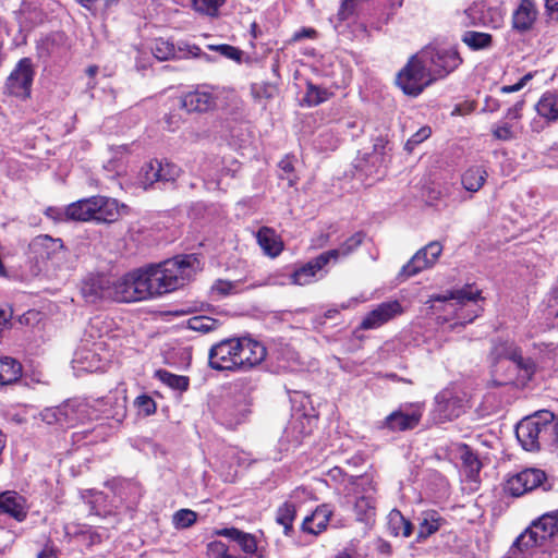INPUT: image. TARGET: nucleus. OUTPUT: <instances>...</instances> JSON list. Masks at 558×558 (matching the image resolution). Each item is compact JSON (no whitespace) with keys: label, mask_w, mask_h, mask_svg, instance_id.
<instances>
[{"label":"nucleus","mask_w":558,"mask_h":558,"mask_svg":"<svg viewBox=\"0 0 558 558\" xmlns=\"http://www.w3.org/2000/svg\"><path fill=\"white\" fill-rule=\"evenodd\" d=\"M94 196L88 198L78 199L72 204H70L65 210L64 215L70 220L75 221H88L94 220Z\"/></svg>","instance_id":"obj_27"},{"label":"nucleus","mask_w":558,"mask_h":558,"mask_svg":"<svg viewBox=\"0 0 558 558\" xmlns=\"http://www.w3.org/2000/svg\"><path fill=\"white\" fill-rule=\"evenodd\" d=\"M81 293L87 303L113 301L112 279L105 275H89L81 286Z\"/></svg>","instance_id":"obj_13"},{"label":"nucleus","mask_w":558,"mask_h":558,"mask_svg":"<svg viewBox=\"0 0 558 558\" xmlns=\"http://www.w3.org/2000/svg\"><path fill=\"white\" fill-rule=\"evenodd\" d=\"M106 404L113 405L108 410H104L107 418H112L117 422H122L126 416L125 397L117 398L112 396L106 397Z\"/></svg>","instance_id":"obj_41"},{"label":"nucleus","mask_w":558,"mask_h":558,"mask_svg":"<svg viewBox=\"0 0 558 558\" xmlns=\"http://www.w3.org/2000/svg\"><path fill=\"white\" fill-rule=\"evenodd\" d=\"M546 474L539 469H526L510 478L505 484V492L513 497H520L523 494L537 487L549 490L550 486L546 485Z\"/></svg>","instance_id":"obj_6"},{"label":"nucleus","mask_w":558,"mask_h":558,"mask_svg":"<svg viewBox=\"0 0 558 558\" xmlns=\"http://www.w3.org/2000/svg\"><path fill=\"white\" fill-rule=\"evenodd\" d=\"M296 517V506L291 501L283 502L276 513V522L283 526L284 535L289 536L293 532V522Z\"/></svg>","instance_id":"obj_35"},{"label":"nucleus","mask_w":558,"mask_h":558,"mask_svg":"<svg viewBox=\"0 0 558 558\" xmlns=\"http://www.w3.org/2000/svg\"><path fill=\"white\" fill-rule=\"evenodd\" d=\"M461 40L471 49V50H483L492 47L493 45V36L488 33H481L474 31H466L461 37Z\"/></svg>","instance_id":"obj_36"},{"label":"nucleus","mask_w":558,"mask_h":558,"mask_svg":"<svg viewBox=\"0 0 558 558\" xmlns=\"http://www.w3.org/2000/svg\"><path fill=\"white\" fill-rule=\"evenodd\" d=\"M113 301L121 303L148 299V290L142 269L132 271L119 280H112Z\"/></svg>","instance_id":"obj_5"},{"label":"nucleus","mask_w":558,"mask_h":558,"mask_svg":"<svg viewBox=\"0 0 558 558\" xmlns=\"http://www.w3.org/2000/svg\"><path fill=\"white\" fill-rule=\"evenodd\" d=\"M328 259L324 253L318 255L317 257L311 259L300 268L295 269L291 275L292 282L299 286L308 284L315 279H317V275L324 269V267L328 264Z\"/></svg>","instance_id":"obj_19"},{"label":"nucleus","mask_w":558,"mask_h":558,"mask_svg":"<svg viewBox=\"0 0 558 558\" xmlns=\"http://www.w3.org/2000/svg\"><path fill=\"white\" fill-rule=\"evenodd\" d=\"M22 365L19 361L5 356L0 357V385H11L20 379Z\"/></svg>","instance_id":"obj_32"},{"label":"nucleus","mask_w":558,"mask_h":558,"mask_svg":"<svg viewBox=\"0 0 558 558\" xmlns=\"http://www.w3.org/2000/svg\"><path fill=\"white\" fill-rule=\"evenodd\" d=\"M94 220L97 222H113L120 217V209L125 205H119L117 199L107 196H94Z\"/></svg>","instance_id":"obj_20"},{"label":"nucleus","mask_w":558,"mask_h":558,"mask_svg":"<svg viewBox=\"0 0 558 558\" xmlns=\"http://www.w3.org/2000/svg\"><path fill=\"white\" fill-rule=\"evenodd\" d=\"M541 418L538 412L521 420L515 427V436L526 451L541 449Z\"/></svg>","instance_id":"obj_14"},{"label":"nucleus","mask_w":558,"mask_h":558,"mask_svg":"<svg viewBox=\"0 0 558 558\" xmlns=\"http://www.w3.org/2000/svg\"><path fill=\"white\" fill-rule=\"evenodd\" d=\"M208 558H236L228 553V547L220 541L210 542L207 545Z\"/></svg>","instance_id":"obj_50"},{"label":"nucleus","mask_w":558,"mask_h":558,"mask_svg":"<svg viewBox=\"0 0 558 558\" xmlns=\"http://www.w3.org/2000/svg\"><path fill=\"white\" fill-rule=\"evenodd\" d=\"M481 299V290L474 289L472 284H465L460 289L448 290L444 294H437L432 298L436 302L454 301L457 305L463 306L469 302H476Z\"/></svg>","instance_id":"obj_23"},{"label":"nucleus","mask_w":558,"mask_h":558,"mask_svg":"<svg viewBox=\"0 0 558 558\" xmlns=\"http://www.w3.org/2000/svg\"><path fill=\"white\" fill-rule=\"evenodd\" d=\"M375 550L379 558H390V556L392 555L391 544L383 538L376 539Z\"/></svg>","instance_id":"obj_57"},{"label":"nucleus","mask_w":558,"mask_h":558,"mask_svg":"<svg viewBox=\"0 0 558 558\" xmlns=\"http://www.w3.org/2000/svg\"><path fill=\"white\" fill-rule=\"evenodd\" d=\"M134 403L138 408L140 412L145 415H150L156 412V403L154 399L147 395L138 396Z\"/></svg>","instance_id":"obj_55"},{"label":"nucleus","mask_w":558,"mask_h":558,"mask_svg":"<svg viewBox=\"0 0 558 558\" xmlns=\"http://www.w3.org/2000/svg\"><path fill=\"white\" fill-rule=\"evenodd\" d=\"M404 520H405V518L402 515V513L399 510L395 509L389 513L388 526H389L390 533L392 535H395V536L400 535Z\"/></svg>","instance_id":"obj_52"},{"label":"nucleus","mask_w":558,"mask_h":558,"mask_svg":"<svg viewBox=\"0 0 558 558\" xmlns=\"http://www.w3.org/2000/svg\"><path fill=\"white\" fill-rule=\"evenodd\" d=\"M441 252L442 245L439 242L433 241L428 243L423 248L418 250L408 264L402 267L400 276L410 278L417 275L420 271L432 267L440 256Z\"/></svg>","instance_id":"obj_12"},{"label":"nucleus","mask_w":558,"mask_h":558,"mask_svg":"<svg viewBox=\"0 0 558 558\" xmlns=\"http://www.w3.org/2000/svg\"><path fill=\"white\" fill-rule=\"evenodd\" d=\"M155 376L172 389L185 391L189 388V378L186 376L175 375L166 369L156 371Z\"/></svg>","instance_id":"obj_39"},{"label":"nucleus","mask_w":558,"mask_h":558,"mask_svg":"<svg viewBox=\"0 0 558 558\" xmlns=\"http://www.w3.org/2000/svg\"><path fill=\"white\" fill-rule=\"evenodd\" d=\"M496 351L499 357L512 361L519 369L524 371L527 378H531L534 373V362L531 359H524L519 348L502 344L496 348Z\"/></svg>","instance_id":"obj_26"},{"label":"nucleus","mask_w":558,"mask_h":558,"mask_svg":"<svg viewBox=\"0 0 558 558\" xmlns=\"http://www.w3.org/2000/svg\"><path fill=\"white\" fill-rule=\"evenodd\" d=\"M151 51L158 60H168L175 56L174 45L162 38L156 39L154 41Z\"/></svg>","instance_id":"obj_45"},{"label":"nucleus","mask_w":558,"mask_h":558,"mask_svg":"<svg viewBox=\"0 0 558 558\" xmlns=\"http://www.w3.org/2000/svg\"><path fill=\"white\" fill-rule=\"evenodd\" d=\"M24 498L16 493L5 492L0 494V512L11 515L17 521L26 518Z\"/></svg>","instance_id":"obj_25"},{"label":"nucleus","mask_w":558,"mask_h":558,"mask_svg":"<svg viewBox=\"0 0 558 558\" xmlns=\"http://www.w3.org/2000/svg\"><path fill=\"white\" fill-rule=\"evenodd\" d=\"M333 510L328 504L316 507L311 515H307L301 525V530L312 535H318L327 530Z\"/></svg>","instance_id":"obj_17"},{"label":"nucleus","mask_w":558,"mask_h":558,"mask_svg":"<svg viewBox=\"0 0 558 558\" xmlns=\"http://www.w3.org/2000/svg\"><path fill=\"white\" fill-rule=\"evenodd\" d=\"M440 520L436 512L426 513L418 524L417 542H422L437 532L440 527Z\"/></svg>","instance_id":"obj_38"},{"label":"nucleus","mask_w":558,"mask_h":558,"mask_svg":"<svg viewBox=\"0 0 558 558\" xmlns=\"http://www.w3.org/2000/svg\"><path fill=\"white\" fill-rule=\"evenodd\" d=\"M189 329L201 333H208L216 330L220 323L218 319L208 316H193L186 322Z\"/></svg>","instance_id":"obj_40"},{"label":"nucleus","mask_w":558,"mask_h":558,"mask_svg":"<svg viewBox=\"0 0 558 558\" xmlns=\"http://www.w3.org/2000/svg\"><path fill=\"white\" fill-rule=\"evenodd\" d=\"M364 239L365 233L363 231H357L341 243L339 247L324 252V254L328 262H337L338 259L348 257L355 252L362 245Z\"/></svg>","instance_id":"obj_28"},{"label":"nucleus","mask_w":558,"mask_h":558,"mask_svg":"<svg viewBox=\"0 0 558 558\" xmlns=\"http://www.w3.org/2000/svg\"><path fill=\"white\" fill-rule=\"evenodd\" d=\"M423 412L418 405H400L380 423V428L390 432H405L414 429L421 422Z\"/></svg>","instance_id":"obj_8"},{"label":"nucleus","mask_w":558,"mask_h":558,"mask_svg":"<svg viewBox=\"0 0 558 558\" xmlns=\"http://www.w3.org/2000/svg\"><path fill=\"white\" fill-rule=\"evenodd\" d=\"M354 11V0H343L338 12L341 21L347 20Z\"/></svg>","instance_id":"obj_61"},{"label":"nucleus","mask_w":558,"mask_h":558,"mask_svg":"<svg viewBox=\"0 0 558 558\" xmlns=\"http://www.w3.org/2000/svg\"><path fill=\"white\" fill-rule=\"evenodd\" d=\"M461 460L465 466L470 469L471 473H478L481 470V462L477 456L468 447H463V451L461 453Z\"/></svg>","instance_id":"obj_51"},{"label":"nucleus","mask_w":558,"mask_h":558,"mask_svg":"<svg viewBox=\"0 0 558 558\" xmlns=\"http://www.w3.org/2000/svg\"><path fill=\"white\" fill-rule=\"evenodd\" d=\"M537 11L532 0H521L519 7L512 14L513 29L524 33L532 28L536 21Z\"/></svg>","instance_id":"obj_21"},{"label":"nucleus","mask_w":558,"mask_h":558,"mask_svg":"<svg viewBox=\"0 0 558 558\" xmlns=\"http://www.w3.org/2000/svg\"><path fill=\"white\" fill-rule=\"evenodd\" d=\"M278 166L282 171V174H280V179L287 180L289 186H293L296 182V177L293 174L294 166L292 158H290L289 156L284 157L282 160H280Z\"/></svg>","instance_id":"obj_49"},{"label":"nucleus","mask_w":558,"mask_h":558,"mask_svg":"<svg viewBox=\"0 0 558 558\" xmlns=\"http://www.w3.org/2000/svg\"><path fill=\"white\" fill-rule=\"evenodd\" d=\"M239 339H226L211 347L209 366L217 371H233L238 365Z\"/></svg>","instance_id":"obj_7"},{"label":"nucleus","mask_w":558,"mask_h":558,"mask_svg":"<svg viewBox=\"0 0 558 558\" xmlns=\"http://www.w3.org/2000/svg\"><path fill=\"white\" fill-rule=\"evenodd\" d=\"M354 512L356 520L364 523H369L376 515V502L371 496H361L355 500Z\"/></svg>","instance_id":"obj_34"},{"label":"nucleus","mask_w":558,"mask_h":558,"mask_svg":"<svg viewBox=\"0 0 558 558\" xmlns=\"http://www.w3.org/2000/svg\"><path fill=\"white\" fill-rule=\"evenodd\" d=\"M210 50L219 52L220 56L226 59L233 60L238 63H241L243 51L234 46L221 44V45H210L208 46Z\"/></svg>","instance_id":"obj_47"},{"label":"nucleus","mask_w":558,"mask_h":558,"mask_svg":"<svg viewBox=\"0 0 558 558\" xmlns=\"http://www.w3.org/2000/svg\"><path fill=\"white\" fill-rule=\"evenodd\" d=\"M62 413L66 414L63 426H73L80 421L78 410L72 402H65L60 405Z\"/></svg>","instance_id":"obj_54"},{"label":"nucleus","mask_w":558,"mask_h":558,"mask_svg":"<svg viewBox=\"0 0 558 558\" xmlns=\"http://www.w3.org/2000/svg\"><path fill=\"white\" fill-rule=\"evenodd\" d=\"M413 525L409 520H404L400 535L409 537L412 534Z\"/></svg>","instance_id":"obj_64"},{"label":"nucleus","mask_w":558,"mask_h":558,"mask_svg":"<svg viewBox=\"0 0 558 558\" xmlns=\"http://www.w3.org/2000/svg\"><path fill=\"white\" fill-rule=\"evenodd\" d=\"M66 414L62 413L60 405L57 408L46 409L43 412V418L47 424H59L63 426Z\"/></svg>","instance_id":"obj_53"},{"label":"nucleus","mask_w":558,"mask_h":558,"mask_svg":"<svg viewBox=\"0 0 558 558\" xmlns=\"http://www.w3.org/2000/svg\"><path fill=\"white\" fill-rule=\"evenodd\" d=\"M558 547V511L544 513L532 521L514 541L509 550L510 558H518L533 547Z\"/></svg>","instance_id":"obj_2"},{"label":"nucleus","mask_w":558,"mask_h":558,"mask_svg":"<svg viewBox=\"0 0 558 558\" xmlns=\"http://www.w3.org/2000/svg\"><path fill=\"white\" fill-rule=\"evenodd\" d=\"M31 248L41 259H50L64 248V244L59 238L40 234L32 241Z\"/></svg>","instance_id":"obj_22"},{"label":"nucleus","mask_w":558,"mask_h":558,"mask_svg":"<svg viewBox=\"0 0 558 558\" xmlns=\"http://www.w3.org/2000/svg\"><path fill=\"white\" fill-rule=\"evenodd\" d=\"M523 106H524V100L517 101L512 107H510L507 110L506 118L507 119H520Z\"/></svg>","instance_id":"obj_62"},{"label":"nucleus","mask_w":558,"mask_h":558,"mask_svg":"<svg viewBox=\"0 0 558 558\" xmlns=\"http://www.w3.org/2000/svg\"><path fill=\"white\" fill-rule=\"evenodd\" d=\"M429 135H430V129L422 128L414 135H412L411 138H409V141L405 144V147L410 149L412 145H416V144L423 142Z\"/></svg>","instance_id":"obj_59"},{"label":"nucleus","mask_w":558,"mask_h":558,"mask_svg":"<svg viewBox=\"0 0 558 558\" xmlns=\"http://www.w3.org/2000/svg\"><path fill=\"white\" fill-rule=\"evenodd\" d=\"M217 105V96L208 85H198L194 90L187 92L180 97V107L186 112H207Z\"/></svg>","instance_id":"obj_11"},{"label":"nucleus","mask_w":558,"mask_h":558,"mask_svg":"<svg viewBox=\"0 0 558 558\" xmlns=\"http://www.w3.org/2000/svg\"><path fill=\"white\" fill-rule=\"evenodd\" d=\"M160 182L159 178V160L154 159L147 162L141 172V183L144 185V189H148L153 186L155 183Z\"/></svg>","instance_id":"obj_42"},{"label":"nucleus","mask_w":558,"mask_h":558,"mask_svg":"<svg viewBox=\"0 0 558 558\" xmlns=\"http://www.w3.org/2000/svg\"><path fill=\"white\" fill-rule=\"evenodd\" d=\"M481 13H482V11L480 10V8L477 5L471 7L468 10H465V15L469 19H471V24H473V25H477V24L486 25L488 23L485 17L480 16Z\"/></svg>","instance_id":"obj_60"},{"label":"nucleus","mask_w":558,"mask_h":558,"mask_svg":"<svg viewBox=\"0 0 558 558\" xmlns=\"http://www.w3.org/2000/svg\"><path fill=\"white\" fill-rule=\"evenodd\" d=\"M541 418V448L543 446H558V418L550 411H538Z\"/></svg>","instance_id":"obj_24"},{"label":"nucleus","mask_w":558,"mask_h":558,"mask_svg":"<svg viewBox=\"0 0 558 558\" xmlns=\"http://www.w3.org/2000/svg\"><path fill=\"white\" fill-rule=\"evenodd\" d=\"M267 350L251 338H239L236 369L247 371L259 365L266 357Z\"/></svg>","instance_id":"obj_15"},{"label":"nucleus","mask_w":558,"mask_h":558,"mask_svg":"<svg viewBox=\"0 0 558 558\" xmlns=\"http://www.w3.org/2000/svg\"><path fill=\"white\" fill-rule=\"evenodd\" d=\"M225 2L226 0H193V8L201 14L217 17Z\"/></svg>","instance_id":"obj_43"},{"label":"nucleus","mask_w":558,"mask_h":558,"mask_svg":"<svg viewBox=\"0 0 558 558\" xmlns=\"http://www.w3.org/2000/svg\"><path fill=\"white\" fill-rule=\"evenodd\" d=\"M181 173V169L167 160H159L160 182H174Z\"/></svg>","instance_id":"obj_46"},{"label":"nucleus","mask_w":558,"mask_h":558,"mask_svg":"<svg viewBox=\"0 0 558 558\" xmlns=\"http://www.w3.org/2000/svg\"><path fill=\"white\" fill-rule=\"evenodd\" d=\"M420 52L424 54L423 58L436 80L446 77L462 63V58L454 48L427 46Z\"/></svg>","instance_id":"obj_4"},{"label":"nucleus","mask_w":558,"mask_h":558,"mask_svg":"<svg viewBox=\"0 0 558 558\" xmlns=\"http://www.w3.org/2000/svg\"><path fill=\"white\" fill-rule=\"evenodd\" d=\"M215 534L238 543L246 555L255 556V558H265L263 551L258 550L257 542L253 534L245 533L236 527H223L217 530Z\"/></svg>","instance_id":"obj_16"},{"label":"nucleus","mask_w":558,"mask_h":558,"mask_svg":"<svg viewBox=\"0 0 558 558\" xmlns=\"http://www.w3.org/2000/svg\"><path fill=\"white\" fill-rule=\"evenodd\" d=\"M251 413V400L247 395L228 397L221 408L220 420L228 428L244 423Z\"/></svg>","instance_id":"obj_10"},{"label":"nucleus","mask_w":558,"mask_h":558,"mask_svg":"<svg viewBox=\"0 0 558 558\" xmlns=\"http://www.w3.org/2000/svg\"><path fill=\"white\" fill-rule=\"evenodd\" d=\"M197 520V513L191 509H180L172 515V523L175 529L191 527Z\"/></svg>","instance_id":"obj_44"},{"label":"nucleus","mask_w":558,"mask_h":558,"mask_svg":"<svg viewBox=\"0 0 558 558\" xmlns=\"http://www.w3.org/2000/svg\"><path fill=\"white\" fill-rule=\"evenodd\" d=\"M316 36V31L314 28H302L299 32H295L292 36V41H300L304 38H314Z\"/></svg>","instance_id":"obj_63"},{"label":"nucleus","mask_w":558,"mask_h":558,"mask_svg":"<svg viewBox=\"0 0 558 558\" xmlns=\"http://www.w3.org/2000/svg\"><path fill=\"white\" fill-rule=\"evenodd\" d=\"M401 305L398 301L381 303L367 314L362 320L361 327L363 329L377 328L401 313Z\"/></svg>","instance_id":"obj_18"},{"label":"nucleus","mask_w":558,"mask_h":558,"mask_svg":"<svg viewBox=\"0 0 558 558\" xmlns=\"http://www.w3.org/2000/svg\"><path fill=\"white\" fill-rule=\"evenodd\" d=\"M420 51L412 56L399 71L396 83L409 96H418L427 86L436 81Z\"/></svg>","instance_id":"obj_3"},{"label":"nucleus","mask_w":558,"mask_h":558,"mask_svg":"<svg viewBox=\"0 0 558 558\" xmlns=\"http://www.w3.org/2000/svg\"><path fill=\"white\" fill-rule=\"evenodd\" d=\"M239 286L240 281H228L219 279L213 284L211 291L221 296H226L239 292Z\"/></svg>","instance_id":"obj_48"},{"label":"nucleus","mask_w":558,"mask_h":558,"mask_svg":"<svg viewBox=\"0 0 558 558\" xmlns=\"http://www.w3.org/2000/svg\"><path fill=\"white\" fill-rule=\"evenodd\" d=\"M487 179V171L482 166H471L461 175L463 187L475 193L482 189Z\"/></svg>","instance_id":"obj_30"},{"label":"nucleus","mask_w":558,"mask_h":558,"mask_svg":"<svg viewBox=\"0 0 558 558\" xmlns=\"http://www.w3.org/2000/svg\"><path fill=\"white\" fill-rule=\"evenodd\" d=\"M537 113L547 122L558 121V95L553 92L545 93L536 106Z\"/></svg>","instance_id":"obj_31"},{"label":"nucleus","mask_w":558,"mask_h":558,"mask_svg":"<svg viewBox=\"0 0 558 558\" xmlns=\"http://www.w3.org/2000/svg\"><path fill=\"white\" fill-rule=\"evenodd\" d=\"M493 135L496 140H499V141H510V140L514 138V133L511 130V126L507 123L504 125L494 128Z\"/></svg>","instance_id":"obj_56"},{"label":"nucleus","mask_w":558,"mask_h":558,"mask_svg":"<svg viewBox=\"0 0 558 558\" xmlns=\"http://www.w3.org/2000/svg\"><path fill=\"white\" fill-rule=\"evenodd\" d=\"M435 412L438 414L440 420H452L460 415V407L458 400L453 398H447L445 393L436 397Z\"/></svg>","instance_id":"obj_33"},{"label":"nucleus","mask_w":558,"mask_h":558,"mask_svg":"<svg viewBox=\"0 0 558 558\" xmlns=\"http://www.w3.org/2000/svg\"><path fill=\"white\" fill-rule=\"evenodd\" d=\"M201 268L195 254L179 255L142 269L148 299L172 292L191 280Z\"/></svg>","instance_id":"obj_1"},{"label":"nucleus","mask_w":558,"mask_h":558,"mask_svg":"<svg viewBox=\"0 0 558 558\" xmlns=\"http://www.w3.org/2000/svg\"><path fill=\"white\" fill-rule=\"evenodd\" d=\"M34 70L29 58L21 59L7 80L5 88L10 95L26 98L31 94Z\"/></svg>","instance_id":"obj_9"},{"label":"nucleus","mask_w":558,"mask_h":558,"mask_svg":"<svg viewBox=\"0 0 558 558\" xmlns=\"http://www.w3.org/2000/svg\"><path fill=\"white\" fill-rule=\"evenodd\" d=\"M532 78V74L527 73L523 77L520 78V81L513 85H505L500 88V92L504 94L514 93L522 89L526 83Z\"/></svg>","instance_id":"obj_58"},{"label":"nucleus","mask_w":558,"mask_h":558,"mask_svg":"<svg viewBox=\"0 0 558 558\" xmlns=\"http://www.w3.org/2000/svg\"><path fill=\"white\" fill-rule=\"evenodd\" d=\"M331 95L332 93L327 88L308 82L306 84V93L304 95L303 102L308 107H315L328 100Z\"/></svg>","instance_id":"obj_37"},{"label":"nucleus","mask_w":558,"mask_h":558,"mask_svg":"<svg viewBox=\"0 0 558 558\" xmlns=\"http://www.w3.org/2000/svg\"><path fill=\"white\" fill-rule=\"evenodd\" d=\"M256 238L259 246L268 256L276 257L281 253L283 244L272 229L267 227L260 228Z\"/></svg>","instance_id":"obj_29"}]
</instances>
